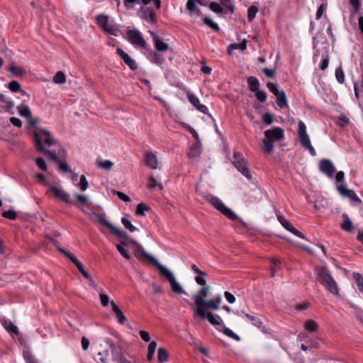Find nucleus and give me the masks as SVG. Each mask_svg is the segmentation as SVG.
<instances>
[{
	"label": "nucleus",
	"mask_w": 363,
	"mask_h": 363,
	"mask_svg": "<svg viewBox=\"0 0 363 363\" xmlns=\"http://www.w3.org/2000/svg\"><path fill=\"white\" fill-rule=\"evenodd\" d=\"M9 71L11 72L13 75L17 77L22 76L25 73V70L20 67H16L13 64L9 68Z\"/></svg>",
	"instance_id": "a18cd8bd"
},
{
	"label": "nucleus",
	"mask_w": 363,
	"mask_h": 363,
	"mask_svg": "<svg viewBox=\"0 0 363 363\" xmlns=\"http://www.w3.org/2000/svg\"><path fill=\"white\" fill-rule=\"evenodd\" d=\"M211 290V286L208 285L203 286L199 291V292L194 295L193 299L196 308H201V303L206 300L208 296V293Z\"/></svg>",
	"instance_id": "f8f14e48"
},
{
	"label": "nucleus",
	"mask_w": 363,
	"mask_h": 363,
	"mask_svg": "<svg viewBox=\"0 0 363 363\" xmlns=\"http://www.w3.org/2000/svg\"><path fill=\"white\" fill-rule=\"evenodd\" d=\"M264 145V150L267 153H271L274 149V145L272 140L267 138L266 137L262 140Z\"/></svg>",
	"instance_id": "4c0bfd02"
},
{
	"label": "nucleus",
	"mask_w": 363,
	"mask_h": 363,
	"mask_svg": "<svg viewBox=\"0 0 363 363\" xmlns=\"http://www.w3.org/2000/svg\"><path fill=\"white\" fill-rule=\"evenodd\" d=\"M67 151L62 145L47 130V160L55 164L60 172H72L66 162Z\"/></svg>",
	"instance_id": "f257e3e1"
},
{
	"label": "nucleus",
	"mask_w": 363,
	"mask_h": 363,
	"mask_svg": "<svg viewBox=\"0 0 363 363\" xmlns=\"http://www.w3.org/2000/svg\"><path fill=\"white\" fill-rule=\"evenodd\" d=\"M2 216H3V217H4L6 218H8V219H10L12 220H16L17 218V213L13 210L6 211L2 213Z\"/></svg>",
	"instance_id": "6e6d98bb"
},
{
	"label": "nucleus",
	"mask_w": 363,
	"mask_h": 363,
	"mask_svg": "<svg viewBox=\"0 0 363 363\" xmlns=\"http://www.w3.org/2000/svg\"><path fill=\"white\" fill-rule=\"evenodd\" d=\"M79 186L82 191H86L89 186V182L84 175L80 177V182Z\"/></svg>",
	"instance_id": "13d9d810"
},
{
	"label": "nucleus",
	"mask_w": 363,
	"mask_h": 363,
	"mask_svg": "<svg viewBox=\"0 0 363 363\" xmlns=\"http://www.w3.org/2000/svg\"><path fill=\"white\" fill-rule=\"evenodd\" d=\"M8 88L14 93H18L21 90V86L18 81H12L8 84Z\"/></svg>",
	"instance_id": "8fccbe9b"
},
{
	"label": "nucleus",
	"mask_w": 363,
	"mask_h": 363,
	"mask_svg": "<svg viewBox=\"0 0 363 363\" xmlns=\"http://www.w3.org/2000/svg\"><path fill=\"white\" fill-rule=\"evenodd\" d=\"M110 303L112 308V311L116 314V316L117 317L119 323L124 324V323L126 320V318L124 315L123 311L120 309V308L113 301H111Z\"/></svg>",
	"instance_id": "4be33fe9"
},
{
	"label": "nucleus",
	"mask_w": 363,
	"mask_h": 363,
	"mask_svg": "<svg viewBox=\"0 0 363 363\" xmlns=\"http://www.w3.org/2000/svg\"><path fill=\"white\" fill-rule=\"evenodd\" d=\"M127 246V242L121 241L120 244L116 245V248L120 252V254L126 259H130V256L127 250L125 249V247Z\"/></svg>",
	"instance_id": "7c9ffc66"
},
{
	"label": "nucleus",
	"mask_w": 363,
	"mask_h": 363,
	"mask_svg": "<svg viewBox=\"0 0 363 363\" xmlns=\"http://www.w3.org/2000/svg\"><path fill=\"white\" fill-rule=\"evenodd\" d=\"M150 33L153 36V39L155 43V48L158 51L162 52L167 50L169 48V45L167 43L162 41L159 38V37L157 35H155L153 32H150Z\"/></svg>",
	"instance_id": "b1692460"
},
{
	"label": "nucleus",
	"mask_w": 363,
	"mask_h": 363,
	"mask_svg": "<svg viewBox=\"0 0 363 363\" xmlns=\"http://www.w3.org/2000/svg\"><path fill=\"white\" fill-rule=\"evenodd\" d=\"M343 221L340 225L341 228L347 232H352L353 230V223L347 214L342 215Z\"/></svg>",
	"instance_id": "a878e982"
},
{
	"label": "nucleus",
	"mask_w": 363,
	"mask_h": 363,
	"mask_svg": "<svg viewBox=\"0 0 363 363\" xmlns=\"http://www.w3.org/2000/svg\"><path fill=\"white\" fill-rule=\"evenodd\" d=\"M320 170L328 177L332 178L335 172V168L330 160L323 159L320 162Z\"/></svg>",
	"instance_id": "dca6fc26"
},
{
	"label": "nucleus",
	"mask_w": 363,
	"mask_h": 363,
	"mask_svg": "<svg viewBox=\"0 0 363 363\" xmlns=\"http://www.w3.org/2000/svg\"><path fill=\"white\" fill-rule=\"evenodd\" d=\"M199 315L203 319H208L209 323L213 325H218L222 323V319L218 315H213V314L211 312H206L201 308H196L194 311V316Z\"/></svg>",
	"instance_id": "1a4fd4ad"
},
{
	"label": "nucleus",
	"mask_w": 363,
	"mask_h": 363,
	"mask_svg": "<svg viewBox=\"0 0 363 363\" xmlns=\"http://www.w3.org/2000/svg\"><path fill=\"white\" fill-rule=\"evenodd\" d=\"M337 189L338 192L342 196L348 197L351 200H352L354 201H357L359 203H362V200L357 196V194H355V192L353 190L347 189L344 185L338 186Z\"/></svg>",
	"instance_id": "f3484780"
},
{
	"label": "nucleus",
	"mask_w": 363,
	"mask_h": 363,
	"mask_svg": "<svg viewBox=\"0 0 363 363\" xmlns=\"http://www.w3.org/2000/svg\"><path fill=\"white\" fill-rule=\"evenodd\" d=\"M149 210L150 207L147 205L140 203L136 207L135 214L138 216H144L145 212Z\"/></svg>",
	"instance_id": "c9c22d12"
},
{
	"label": "nucleus",
	"mask_w": 363,
	"mask_h": 363,
	"mask_svg": "<svg viewBox=\"0 0 363 363\" xmlns=\"http://www.w3.org/2000/svg\"><path fill=\"white\" fill-rule=\"evenodd\" d=\"M277 219L286 230H287L288 231L291 230L294 226L289 221L286 220L284 216L279 215L277 216Z\"/></svg>",
	"instance_id": "ea45409f"
},
{
	"label": "nucleus",
	"mask_w": 363,
	"mask_h": 363,
	"mask_svg": "<svg viewBox=\"0 0 363 363\" xmlns=\"http://www.w3.org/2000/svg\"><path fill=\"white\" fill-rule=\"evenodd\" d=\"M353 278L356 281V284L359 288V290L361 291V289L363 287V277L359 273H354Z\"/></svg>",
	"instance_id": "5fc2aeb1"
},
{
	"label": "nucleus",
	"mask_w": 363,
	"mask_h": 363,
	"mask_svg": "<svg viewBox=\"0 0 363 363\" xmlns=\"http://www.w3.org/2000/svg\"><path fill=\"white\" fill-rule=\"evenodd\" d=\"M267 86L268 87L269 90L275 96L281 91V90L278 89L277 85L272 82H268Z\"/></svg>",
	"instance_id": "052dcab7"
},
{
	"label": "nucleus",
	"mask_w": 363,
	"mask_h": 363,
	"mask_svg": "<svg viewBox=\"0 0 363 363\" xmlns=\"http://www.w3.org/2000/svg\"><path fill=\"white\" fill-rule=\"evenodd\" d=\"M138 16L151 23H155L157 21L156 14L150 7L142 6L137 11Z\"/></svg>",
	"instance_id": "9d476101"
},
{
	"label": "nucleus",
	"mask_w": 363,
	"mask_h": 363,
	"mask_svg": "<svg viewBox=\"0 0 363 363\" xmlns=\"http://www.w3.org/2000/svg\"><path fill=\"white\" fill-rule=\"evenodd\" d=\"M263 120L267 125H271L274 122V116L270 113H266L264 114Z\"/></svg>",
	"instance_id": "680f3d73"
},
{
	"label": "nucleus",
	"mask_w": 363,
	"mask_h": 363,
	"mask_svg": "<svg viewBox=\"0 0 363 363\" xmlns=\"http://www.w3.org/2000/svg\"><path fill=\"white\" fill-rule=\"evenodd\" d=\"M127 37L128 41L133 45L139 46L145 48L146 42L139 30L136 29H131L127 31Z\"/></svg>",
	"instance_id": "6e6552de"
},
{
	"label": "nucleus",
	"mask_w": 363,
	"mask_h": 363,
	"mask_svg": "<svg viewBox=\"0 0 363 363\" xmlns=\"http://www.w3.org/2000/svg\"><path fill=\"white\" fill-rule=\"evenodd\" d=\"M23 357L27 363H34L36 362L34 357L29 352H24Z\"/></svg>",
	"instance_id": "e2e57ef3"
},
{
	"label": "nucleus",
	"mask_w": 363,
	"mask_h": 363,
	"mask_svg": "<svg viewBox=\"0 0 363 363\" xmlns=\"http://www.w3.org/2000/svg\"><path fill=\"white\" fill-rule=\"evenodd\" d=\"M53 82L58 84H62L66 82V76L62 71L57 72L53 77Z\"/></svg>",
	"instance_id": "f704fd0d"
},
{
	"label": "nucleus",
	"mask_w": 363,
	"mask_h": 363,
	"mask_svg": "<svg viewBox=\"0 0 363 363\" xmlns=\"http://www.w3.org/2000/svg\"><path fill=\"white\" fill-rule=\"evenodd\" d=\"M203 21L206 25H207L208 27H210L215 31H218L220 30L218 25L216 23L213 22L210 18L205 17L203 19Z\"/></svg>",
	"instance_id": "49530a36"
},
{
	"label": "nucleus",
	"mask_w": 363,
	"mask_h": 363,
	"mask_svg": "<svg viewBox=\"0 0 363 363\" xmlns=\"http://www.w3.org/2000/svg\"><path fill=\"white\" fill-rule=\"evenodd\" d=\"M145 164L149 167L156 169L158 168V161L157 156L152 152H147L145 156Z\"/></svg>",
	"instance_id": "412c9836"
},
{
	"label": "nucleus",
	"mask_w": 363,
	"mask_h": 363,
	"mask_svg": "<svg viewBox=\"0 0 363 363\" xmlns=\"http://www.w3.org/2000/svg\"><path fill=\"white\" fill-rule=\"evenodd\" d=\"M255 93L257 99L259 101L264 102L266 101L267 95L264 91L258 89L257 91H255Z\"/></svg>",
	"instance_id": "4d7b16f0"
},
{
	"label": "nucleus",
	"mask_w": 363,
	"mask_h": 363,
	"mask_svg": "<svg viewBox=\"0 0 363 363\" xmlns=\"http://www.w3.org/2000/svg\"><path fill=\"white\" fill-rule=\"evenodd\" d=\"M264 136L274 142L281 140L284 138V134L282 128L275 127L272 129L265 130Z\"/></svg>",
	"instance_id": "2eb2a0df"
},
{
	"label": "nucleus",
	"mask_w": 363,
	"mask_h": 363,
	"mask_svg": "<svg viewBox=\"0 0 363 363\" xmlns=\"http://www.w3.org/2000/svg\"><path fill=\"white\" fill-rule=\"evenodd\" d=\"M317 279L331 294L339 296V289L335 279L326 267H317L315 269Z\"/></svg>",
	"instance_id": "f03ea898"
},
{
	"label": "nucleus",
	"mask_w": 363,
	"mask_h": 363,
	"mask_svg": "<svg viewBox=\"0 0 363 363\" xmlns=\"http://www.w3.org/2000/svg\"><path fill=\"white\" fill-rule=\"evenodd\" d=\"M160 272L164 276L167 281L169 282L172 291L177 294H186V292L180 285V284L176 280L175 277L172 272L167 269L164 265L160 266L158 268Z\"/></svg>",
	"instance_id": "7ed1b4c3"
},
{
	"label": "nucleus",
	"mask_w": 363,
	"mask_h": 363,
	"mask_svg": "<svg viewBox=\"0 0 363 363\" xmlns=\"http://www.w3.org/2000/svg\"><path fill=\"white\" fill-rule=\"evenodd\" d=\"M97 164L106 170H110L113 166V163L111 160L97 161Z\"/></svg>",
	"instance_id": "09e8293b"
},
{
	"label": "nucleus",
	"mask_w": 363,
	"mask_h": 363,
	"mask_svg": "<svg viewBox=\"0 0 363 363\" xmlns=\"http://www.w3.org/2000/svg\"><path fill=\"white\" fill-rule=\"evenodd\" d=\"M109 230H111L114 233V235L121 239L125 240L127 242L131 243V240H134L133 239L130 238L127 233L120 228H116L113 225H112Z\"/></svg>",
	"instance_id": "5701e85b"
},
{
	"label": "nucleus",
	"mask_w": 363,
	"mask_h": 363,
	"mask_svg": "<svg viewBox=\"0 0 363 363\" xmlns=\"http://www.w3.org/2000/svg\"><path fill=\"white\" fill-rule=\"evenodd\" d=\"M257 12H258V8L257 6H250V8L248 9V11H247L248 21H252L255 19Z\"/></svg>",
	"instance_id": "de8ad7c7"
},
{
	"label": "nucleus",
	"mask_w": 363,
	"mask_h": 363,
	"mask_svg": "<svg viewBox=\"0 0 363 363\" xmlns=\"http://www.w3.org/2000/svg\"><path fill=\"white\" fill-rule=\"evenodd\" d=\"M247 84H248V87H249V89L252 91V92H255L256 91H257L258 89H259V86H260V84H259V80L255 77H249L247 78Z\"/></svg>",
	"instance_id": "cd10ccee"
},
{
	"label": "nucleus",
	"mask_w": 363,
	"mask_h": 363,
	"mask_svg": "<svg viewBox=\"0 0 363 363\" xmlns=\"http://www.w3.org/2000/svg\"><path fill=\"white\" fill-rule=\"evenodd\" d=\"M147 187L150 189H154L156 187H158L159 189L162 190L163 189V186L161 183L158 182L153 177H150L148 179Z\"/></svg>",
	"instance_id": "e433bc0d"
},
{
	"label": "nucleus",
	"mask_w": 363,
	"mask_h": 363,
	"mask_svg": "<svg viewBox=\"0 0 363 363\" xmlns=\"http://www.w3.org/2000/svg\"><path fill=\"white\" fill-rule=\"evenodd\" d=\"M95 222H98L102 225L106 226L107 228L110 229L112 227V224L106 219L103 218V216L99 213H94Z\"/></svg>",
	"instance_id": "473e14b6"
},
{
	"label": "nucleus",
	"mask_w": 363,
	"mask_h": 363,
	"mask_svg": "<svg viewBox=\"0 0 363 363\" xmlns=\"http://www.w3.org/2000/svg\"><path fill=\"white\" fill-rule=\"evenodd\" d=\"M222 302V298L220 296H216L213 298L209 300H205L201 303V308L206 311L208 309L212 310H218L220 308V306Z\"/></svg>",
	"instance_id": "4468645a"
},
{
	"label": "nucleus",
	"mask_w": 363,
	"mask_h": 363,
	"mask_svg": "<svg viewBox=\"0 0 363 363\" xmlns=\"http://www.w3.org/2000/svg\"><path fill=\"white\" fill-rule=\"evenodd\" d=\"M47 239H49L50 242L53 243V245L57 248L58 251L61 253L64 254L67 258H69L77 267V268L79 269V271L82 273V272L85 271L83 264L82 262L71 252L66 251L65 249L61 248L58 246L59 242L57 240L50 238L47 235Z\"/></svg>",
	"instance_id": "0eeeda50"
},
{
	"label": "nucleus",
	"mask_w": 363,
	"mask_h": 363,
	"mask_svg": "<svg viewBox=\"0 0 363 363\" xmlns=\"http://www.w3.org/2000/svg\"><path fill=\"white\" fill-rule=\"evenodd\" d=\"M209 9L216 13L221 14L223 16H224L225 14L224 10L216 2H211L209 5Z\"/></svg>",
	"instance_id": "79ce46f5"
},
{
	"label": "nucleus",
	"mask_w": 363,
	"mask_h": 363,
	"mask_svg": "<svg viewBox=\"0 0 363 363\" xmlns=\"http://www.w3.org/2000/svg\"><path fill=\"white\" fill-rule=\"evenodd\" d=\"M50 191L56 199L67 203L74 204L73 201L70 199L69 194L63 189L53 186L50 188Z\"/></svg>",
	"instance_id": "ddd939ff"
},
{
	"label": "nucleus",
	"mask_w": 363,
	"mask_h": 363,
	"mask_svg": "<svg viewBox=\"0 0 363 363\" xmlns=\"http://www.w3.org/2000/svg\"><path fill=\"white\" fill-rule=\"evenodd\" d=\"M121 223L124 225V227L129 230L130 232H134L137 230L136 227H135L130 222V220L128 218V217L124 216L121 218Z\"/></svg>",
	"instance_id": "a19ab883"
},
{
	"label": "nucleus",
	"mask_w": 363,
	"mask_h": 363,
	"mask_svg": "<svg viewBox=\"0 0 363 363\" xmlns=\"http://www.w3.org/2000/svg\"><path fill=\"white\" fill-rule=\"evenodd\" d=\"M131 244L134 245L135 255L140 259H147L157 269L162 264L152 255L145 252L143 246L139 244L136 240H131Z\"/></svg>",
	"instance_id": "423d86ee"
},
{
	"label": "nucleus",
	"mask_w": 363,
	"mask_h": 363,
	"mask_svg": "<svg viewBox=\"0 0 363 363\" xmlns=\"http://www.w3.org/2000/svg\"><path fill=\"white\" fill-rule=\"evenodd\" d=\"M104 30L108 33L117 36L119 33V29L114 26H108Z\"/></svg>",
	"instance_id": "bf43d9fd"
},
{
	"label": "nucleus",
	"mask_w": 363,
	"mask_h": 363,
	"mask_svg": "<svg viewBox=\"0 0 363 363\" xmlns=\"http://www.w3.org/2000/svg\"><path fill=\"white\" fill-rule=\"evenodd\" d=\"M100 301H101V305L103 306H108V304L110 302V299H109V297L107 294H100Z\"/></svg>",
	"instance_id": "0e129e2a"
},
{
	"label": "nucleus",
	"mask_w": 363,
	"mask_h": 363,
	"mask_svg": "<svg viewBox=\"0 0 363 363\" xmlns=\"http://www.w3.org/2000/svg\"><path fill=\"white\" fill-rule=\"evenodd\" d=\"M114 194H116L118 198L123 201L128 202L130 201V197L121 191H114Z\"/></svg>",
	"instance_id": "338daca9"
},
{
	"label": "nucleus",
	"mask_w": 363,
	"mask_h": 363,
	"mask_svg": "<svg viewBox=\"0 0 363 363\" xmlns=\"http://www.w3.org/2000/svg\"><path fill=\"white\" fill-rule=\"evenodd\" d=\"M233 159V164L234 167L247 179H251L252 175L247 167V161L245 159L242 154L240 152H235Z\"/></svg>",
	"instance_id": "39448f33"
},
{
	"label": "nucleus",
	"mask_w": 363,
	"mask_h": 363,
	"mask_svg": "<svg viewBox=\"0 0 363 363\" xmlns=\"http://www.w3.org/2000/svg\"><path fill=\"white\" fill-rule=\"evenodd\" d=\"M335 77H336L337 81L340 84H343L344 83V82H345V75H344L343 70H342V69L341 67H338L337 69H336V70H335Z\"/></svg>",
	"instance_id": "603ef678"
},
{
	"label": "nucleus",
	"mask_w": 363,
	"mask_h": 363,
	"mask_svg": "<svg viewBox=\"0 0 363 363\" xmlns=\"http://www.w3.org/2000/svg\"><path fill=\"white\" fill-rule=\"evenodd\" d=\"M277 97V106L280 108H283L286 106H287V99L286 95L284 92V91L281 90V91L275 96Z\"/></svg>",
	"instance_id": "bb28decb"
},
{
	"label": "nucleus",
	"mask_w": 363,
	"mask_h": 363,
	"mask_svg": "<svg viewBox=\"0 0 363 363\" xmlns=\"http://www.w3.org/2000/svg\"><path fill=\"white\" fill-rule=\"evenodd\" d=\"M301 145L308 150L309 152L311 155L315 156L316 155L315 150L311 144L310 139L303 141V143H300Z\"/></svg>",
	"instance_id": "864d4df0"
},
{
	"label": "nucleus",
	"mask_w": 363,
	"mask_h": 363,
	"mask_svg": "<svg viewBox=\"0 0 363 363\" xmlns=\"http://www.w3.org/2000/svg\"><path fill=\"white\" fill-rule=\"evenodd\" d=\"M96 23L104 30L108 26V16L104 14H99L96 16Z\"/></svg>",
	"instance_id": "2f4dec72"
},
{
	"label": "nucleus",
	"mask_w": 363,
	"mask_h": 363,
	"mask_svg": "<svg viewBox=\"0 0 363 363\" xmlns=\"http://www.w3.org/2000/svg\"><path fill=\"white\" fill-rule=\"evenodd\" d=\"M19 114L26 118H30L32 116L31 111L28 106L21 104L17 107Z\"/></svg>",
	"instance_id": "c756f323"
},
{
	"label": "nucleus",
	"mask_w": 363,
	"mask_h": 363,
	"mask_svg": "<svg viewBox=\"0 0 363 363\" xmlns=\"http://www.w3.org/2000/svg\"><path fill=\"white\" fill-rule=\"evenodd\" d=\"M157 358L159 362H165L168 360L169 354L167 350L164 347H160L157 352Z\"/></svg>",
	"instance_id": "72a5a7b5"
},
{
	"label": "nucleus",
	"mask_w": 363,
	"mask_h": 363,
	"mask_svg": "<svg viewBox=\"0 0 363 363\" xmlns=\"http://www.w3.org/2000/svg\"><path fill=\"white\" fill-rule=\"evenodd\" d=\"M117 54L123 59V62L130 67L131 70H136L138 65L136 62L133 60L121 48H117Z\"/></svg>",
	"instance_id": "a211bd4d"
},
{
	"label": "nucleus",
	"mask_w": 363,
	"mask_h": 363,
	"mask_svg": "<svg viewBox=\"0 0 363 363\" xmlns=\"http://www.w3.org/2000/svg\"><path fill=\"white\" fill-rule=\"evenodd\" d=\"M240 312L244 314L245 317L248 318L254 325L259 328L262 324V321L259 318L245 313L244 311H241Z\"/></svg>",
	"instance_id": "37998d69"
},
{
	"label": "nucleus",
	"mask_w": 363,
	"mask_h": 363,
	"mask_svg": "<svg viewBox=\"0 0 363 363\" xmlns=\"http://www.w3.org/2000/svg\"><path fill=\"white\" fill-rule=\"evenodd\" d=\"M306 329L309 332H315L318 330V325L315 321L308 320L305 324Z\"/></svg>",
	"instance_id": "c03bdc74"
},
{
	"label": "nucleus",
	"mask_w": 363,
	"mask_h": 363,
	"mask_svg": "<svg viewBox=\"0 0 363 363\" xmlns=\"http://www.w3.org/2000/svg\"><path fill=\"white\" fill-rule=\"evenodd\" d=\"M206 199L218 211L221 212L227 218L232 220L238 218V216L230 208L226 207L223 203L218 198L213 196H208Z\"/></svg>",
	"instance_id": "20e7f679"
},
{
	"label": "nucleus",
	"mask_w": 363,
	"mask_h": 363,
	"mask_svg": "<svg viewBox=\"0 0 363 363\" xmlns=\"http://www.w3.org/2000/svg\"><path fill=\"white\" fill-rule=\"evenodd\" d=\"M201 144L200 141H197L196 143L191 147L189 156L192 158L197 157L201 155Z\"/></svg>",
	"instance_id": "c85d7f7f"
},
{
	"label": "nucleus",
	"mask_w": 363,
	"mask_h": 363,
	"mask_svg": "<svg viewBox=\"0 0 363 363\" xmlns=\"http://www.w3.org/2000/svg\"><path fill=\"white\" fill-rule=\"evenodd\" d=\"M223 333L228 337H231L237 341L240 340V337L228 328H224Z\"/></svg>",
	"instance_id": "3c124183"
},
{
	"label": "nucleus",
	"mask_w": 363,
	"mask_h": 363,
	"mask_svg": "<svg viewBox=\"0 0 363 363\" xmlns=\"http://www.w3.org/2000/svg\"><path fill=\"white\" fill-rule=\"evenodd\" d=\"M45 130H42L40 133H33V141L37 151L45 153L44 143H45Z\"/></svg>",
	"instance_id": "9b49d317"
},
{
	"label": "nucleus",
	"mask_w": 363,
	"mask_h": 363,
	"mask_svg": "<svg viewBox=\"0 0 363 363\" xmlns=\"http://www.w3.org/2000/svg\"><path fill=\"white\" fill-rule=\"evenodd\" d=\"M298 135L300 143L309 140V136L306 133V126L302 121L298 122Z\"/></svg>",
	"instance_id": "393cba45"
},
{
	"label": "nucleus",
	"mask_w": 363,
	"mask_h": 363,
	"mask_svg": "<svg viewBox=\"0 0 363 363\" xmlns=\"http://www.w3.org/2000/svg\"><path fill=\"white\" fill-rule=\"evenodd\" d=\"M187 97H188L189 102L196 109H198L199 111H201L203 113L208 114V108L205 105H203L200 103V101L196 96L189 92L187 94Z\"/></svg>",
	"instance_id": "aec40b11"
},
{
	"label": "nucleus",
	"mask_w": 363,
	"mask_h": 363,
	"mask_svg": "<svg viewBox=\"0 0 363 363\" xmlns=\"http://www.w3.org/2000/svg\"><path fill=\"white\" fill-rule=\"evenodd\" d=\"M107 342H108L110 345L113 359L114 361H116L118 363H131L129 360L123 357L121 351H118L116 346L113 342H109V340H107Z\"/></svg>",
	"instance_id": "6ab92c4d"
},
{
	"label": "nucleus",
	"mask_w": 363,
	"mask_h": 363,
	"mask_svg": "<svg viewBox=\"0 0 363 363\" xmlns=\"http://www.w3.org/2000/svg\"><path fill=\"white\" fill-rule=\"evenodd\" d=\"M262 72L263 73L269 78L270 79H272L274 78V75H275V73H276V70L274 69H269V68H264L262 69Z\"/></svg>",
	"instance_id": "69168bd1"
},
{
	"label": "nucleus",
	"mask_w": 363,
	"mask_h": 363,
	"mask_svg": "<svg viewBox=\"0 0 363 363\" xmlns=\"http://www.w3.org/2000/svg\"><path fill=\"white\" fill-rule=\"evenodd\" d=\"M4 326L9 332L16 335L18 334V327L15 325L12 322L6 320L4 321Z\"/></svg>",
	"instance_id": "58836bf2"
},
{
	"label": "nucleus",
	"mask_w": 363,
	"mask_h": 363,
	"mask_svg": "<svg viewBox=\"0 0 363 363\" xmlns=\"http://www.w3.org/2000/svg\"><path fill=\"white\" fill-rule=\"evenodd\" d=\"M326 6H327L326 4H322L318 7V10H317V12H316V19H317V20H319V19L321 18V16H322V15H323V13L324 11H325V9H326Z\"/></svg>",
	"instance_id": "774afa93"
}]
</instances>
